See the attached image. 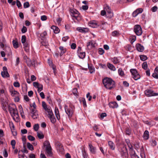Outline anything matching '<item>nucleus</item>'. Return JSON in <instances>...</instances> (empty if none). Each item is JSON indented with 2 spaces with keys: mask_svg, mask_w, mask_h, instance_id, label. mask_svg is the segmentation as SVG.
<instances>
[{
  "mask_svg": "<svg viewBox=\"0 0 158 158\" xmlns=\"http://www.w3.org/2000/svg\"><path fill=\"white\" fill-rule=\"evenodd\" d=\"M102 81L104 86L107 89H111L115 86L114 81L111 78H105L103 79Z\"/></svg>",
  "mask_w": 158,
  "mask_h": 158,
  "instance_id": "nucleus-1",
  "label": "nucleus"
},
{
  "mask_svg": "<svg viewBox=\"0 0 158 158\" xmlns=\"http://www.w3.org/2000/svg\"><path fill=\"white\" fill-rule=\"evenodd\" d=\"M64 108L65 112L68 115L69 118H71L73 114L74 107L73 106H70L68 107L67 105H65Z\"/></svg>",
  "mask_w": 158,
  "mask_h": 158,
  "instance_id": "nucleus-2",
  "label": "nucleus"
},
{
  "mask_svg": "<svg viewBox=\"0 0 158 158\" xmlns=\"http://www.w3.org/2000/svg\"><path fill=\"white\" fill-rule=\"evenodd\" d=\"M44 146L46 147V151L48 156H52V149L49 142L46 141L44 143Z\"/></svg>",
  "mask_w": 158,
  "mask_h": 158,
  "instance_id": "nucleus-3",
  "label": "nucleus"
},
{
  "mask_svg": "<svg viewBox=\"0 0 158 158\" xmlns=\"http://www.w3.org/2000/svg\"><path fill=\"white\" fill-rule=\"evenodd\" d=\"M121 154L123 158H128V153L125 145H123L120 151Z\"/></svg>",
  "mask_w": 158,
  "mask_h": 158,
  "instance_id": "nucleus-4",
  "label": "nucleus"
},
{
  "mask_svg": "<svg viewBox=\"0 0 158 158\" xmlns=\"http://www.w3.org/2000/svg\"><path fill=\"white\" fill-rule=\"evenodd\" d=\"M130 72L131 73L132 77L135 80H137L140 78V75L135 69H131L130 70Z\"/></svg>",
  "mask_w": 158,
  "mask_h": 158,
  "instance_id": "nucleus-5",
  "label": "nucleus"
},
{
  "mask_svg": "<svg viewBox=\"0 0 158 158\" xmlns=\"http://www.w3.org/2000/svg\"><path fill=\"white\" fill-rule=\"evenodd\" d=\"M9 111L10 113V114L13 117V118L15 119L14 116H15V114L17 115V117H18V112L17 109L16 107L14 108L9 106Z\"/></svg>",
  "mask_w": 158,
  "mask_h": 158,
  "instance_id": "nucleus-6",
  "label": "nucleus"
},
{
  "mask_svg": "<svg viewBox=\"0 0 158 158\" xmlns=\"http://www.w3.org/2000/svg\"><path fill=\"white\" fill-rule=\"evenodd\" d=\"M134 31L136 35L138 36L141 35L142 33L141 28L140 26L138 25L134 26Z\"/></svg>",
  "mask_w": 158,
  "mask_h": 158,
  "instance_id": "nucleus-7",
  "label": "nucleus"
},
{
  "mask_svg": "<svg viewBox=\"0 0 158 158\" xmlns=\"http://www.w3.org/2000/svg\"><path fill=\"white\" fill-rule=\"evenodd\" d=\"M3 71L1 73L2 77H10V75L8 72L6 66H4L3 67Z\"/></svg>",
  "mask_w": 158,
  "mask_h": 158,
  "instance_id": "nucleus-8",
  "label": "nucleus"
},
{
  "mask_svg": "<svg viewBox=\"0 0 158 158\" xmlns=\"http://www.w3.org/2000/svg\"><path fill=\"white\" fill-rule=\"evenodd\" d=\"M70 12L72 14V16L75 19H77L79 17V12L75 9H70Z\"/></svg>",
  "mask_w": 158,
  "mask_h": 158,
  "instance_id": "nucleus-9",
  "label": "nucleus"
},
{
  "mask_svg": "<svg viewBox=\"0 0 158 158\" xmlns=\"http://www.w3.org/2000/svg\"><path fill=\"white\" fill-rule=\"evenodd\" d=\"M48 117L50 119L51 122L52 123H54L56 122V119L55 118L52 111L49 112L47 114Z\"/></svg>",
  "mask_w": 158,
  "mask_h": 158,
  "instance_id": "nucleus-10",
  "label": "nucleus"
},
{
  "mask_svg": "<svg viewBox=\"0 0 158 158\" xmlns=\"http://www.w3.org/2000/svg\"><path fill=\"white\" fill-rule=\"evenodd\" d=\"M31 117L34 119H36L39 116L38 112L36 109H32L31 111Z\"/></svg>",
  "mask_w": 158,
  "mask_h": 158,
  "instance_id": "nucleus-11",
  "label": "nucleus"
},
{
  "mask_svg": "<svg viewBox=\"0 0 158 158\" xmlns=\"http://www.w3.org/2000/svg\"><path fill=\"white\" fill-rule=\"evenodd\" d=\"M89 25L92 27H97L99 26H101V24L95 21H91L89 23Z\"/></svg>",
  "mask_w": 158,
  "mask_h": 158,
  "instance_id": "nucleus-12",
  "label": "nucleus"
},
{
  "mask_svg": "<svg viewBox=\"0 0 158 158\" xmlns=\"http://www.w3.org/2000/svg\"><path fill=\"white\" fill-rule=\"evenodd\" d=\"M106 9L107 13L106 14L107 17L109 18H111L113 16V14L111 10L108 6H107L106 7Z\"/></svg>",
  "mask_w": 158,
  "mask_h": 158,
  "instance_id": "nucleus-13",
  "label": "nucleus"
},
{
  "mask_svg": "<svg viewBox=\"0 0 158 158\" xmlns=\"http://www.w3.org/2000/svg\"><path fill=\"white\" fill-rule=\"evenodd\" d=\"M42 105L44 109L48 113L52 111V110L50 109L49 107L48 108L47 105L45 102L44 101L42 102Z\"/></svg>",
  "mask_w": 158,
  "mask_h": 158,
  "instance_id": "nucleus-14",
  "label": "nucleus"
},
{
  "mask_svg": "<svg viewBox=\"0 0 158 158\" xmlns=\"http://www.w3.org/2000/svg\"><path fill=\"white\" fill-rule=\"evenodd\" d=\"M143 9L142 8H139L137 9L133 13L132 15L133 16L135 17L138 14L141 13Z\"/></svg>",
  "mask_w": 158,
  "mask_h": 158,
  "instance_id": "nucleus-15",
  "label": "nucleus"
},
{
  "mask_svg": "<svg viewBox=\"0 0 158 158\" xmlns=\"http://www.w3.org/2000/svg\"><path fill=\"white\" fill-rule=\"evenodd\" d=\"M128 147L129 148L130 155L131 156L135 152L133 149L132 146L131 144L129 143V144H128Z\"/></svg>",
  "mask_w": 158,
  "mask_h": 158,
  "instance_id": "nucleus-16",
  "label": "nucleus"
},
{
  "mask_svg": "<svg viewBox=\"0 0 158 158\" xmlns=\"http://www.w3.org/2000/svg\"><path fill=\"white\" fill-rule=\"evenodd\" d=\"M136 48L139 52H142L144 50L143 47L139 44H137L136 45Z\"/></svg>",
  "mask_w": 158,
  "mask_h": 158,
  "instance_id": "nucleus-17",
  "label": "nucleus"
},
{
  "mask_svg": "<svg viewBox=\"0 0 158 158\" xmlns=\"http://www.w3.org/2000/svg\"><path fill=\"white\" fill-rule=\"evenodd\" d=\"M77 30L80 32L82 33H85L88 32V29L87 28L78 27L77 28Z\"/></svg>",
  "mask_w": 158,
  "mask_h": 158,
  "instance_id": "nucleus-18",
  "label": "nucleus"
},
{
  "mask_svg": "<svg viewBox=\"0 0 158 158\" xmlns=\"http://www.w3.org/2000/svg\"><path fill=\"white\" fill-rule=\"evenodd\" d=\"M87 48L89 49H90L95 47L94 43L93 41H91L87 43Z\"/></svg>",
  "mask_w": 158,
  "mask_h": 158,
  "instance_id": "nucleus-19",
  "label": "nucleus"
},
{
  "mask_svg": "<svg viewBox=\"0 0 158 158\" xmlns=\"http://www.w3.org/2000/svg\"><path fill=\"white\" fill-rule=\"evenodd\" d=\"M55 115L56 116V117L58 119V120H59L60 119V114H59V110L57 107H56L55 108Z\"/></svg>",
  "mask_w": 158,
  "mask_h": 158,
  "instance_id": "nucleus-20",
  "label": "nucleus"
},
{
  "mask_svg": "<svg viewBox=\"0 0 158 158\" xmlns=\"http://www.w3.org/2000/svg\"><path fill=\"white\" fill-rule=\"evenodd\" d=\"M109 106L112 108H115L117 107V104L116 102H110L109 104Z\"/></svg>",
  "mask_w": 158,
  "mask_h": 158,
  "instance_id": "nucleus-21",
  "label": "nucleus"
},
{
  "mask_svg": "<svg viewBox=\"0 0 158 158\" xmlns=\"http://www.w3.org/2000/svg\"><path fill=\"white\" fill-rule=\"evenodd\" d=\"M158 95V93H154L153 91L149 89V97Z\"/></svg>",
  "mask_w": 158,
  "mask_h": 158,
  "instance_id": "nucleus-22",
  "label": "nucleus"
},
{
  "mask_svg": "<svg viewBox=\"0 0 158 158\" xmlns=\"http://www.w3.org/2000/svg\"><path fill=\"white\" fill-rule=\"evenodd\" d=\"M51 28L54 31V32L56 33H58L60 31L59 28L55 26H52L51 27Z\"/></svg>",
  "mask_w": 158,
  "mask_h": 158,
  "instance_id": "nucleus-23",
  "label": "nucleus"
},
{
  "mask_svg": "<svg viewBox=\"0 0 158 158\" xmlns=\"http://www.w3.org/2000/svg\"><path fill=\"white\" fill-rule=\"evenodd\" d=\"M59 48L60 51V56H61L65 52H66V49L62 46L60 47Z\"/></svg>",
  "mask_w": 158,
  "mask_h": 158,
  "instance_id": "nucleus-24",
  "label": "nucleus"
},
{
  "mask_svg": "<svg viewBox=\"0 0 158 158\" xmlns=\"http://www.w3.org/2000/svg\"><path fill=\"white\" fill-rule=\"evenodd\" d=\"M108 145L110 148L111 149L114 150L115 148V146L114 143L111 141H109L108 142Z\"/></svg>",
  "mask_w": 158,
  "mask_h": 158,
  "instance_id": "nucleus-25",
  "label": "nucleus"
},
{
  "mask_svg": "<svg viewBox=\"0 0 158 158\" xmlns=\"http://www.w3.org/2000/svg\"><path fill=\"white\" fill-rule=\"evenodd\" d=\"M107 65L108 67L111 70L114 71L115 70V68L112 64H110V63H108Z\"/></svg>",
  "mask_w": 158,
  "mask_h": 158,
  "instance_id": "nucleus-26",
  "label": "nucleus"
},
{
  "mask_svg": "<svg viewBox=\"0 0 158 158\" xmlns=\"http://www.w3.org/2000/svg\"><path fill=\"white\" fill-rule=\"evenodd\" d=\"M89 147L91 152L93 154L95 153V148L91 144H89Z\"/></svg>",
  "mask_w": 158,
  "mask_h": 158,
  "instance_id": "nucleus-27",
  "label": "nucleus"
},
{
  "mask_svg": "<svg viewBox=\"0 0 158 158\" xmlns=\"http://www.w3.org/2000/svg\"><path fill=\"white\" fill-rule=\"evenodd\" d=\"M143 136L145 140H147L148 139V131L147 130H146L144 131Z\"/></svg>",
  "mask_w": 158,
  "mask_h": 158,
  "instance_id": "nucleus-28",
  "label": "nucleus"
},
{
  "mask_svg": "<svg viewBox=\"0 0 158 158\" xmlns=\"http://www.w3.org/2000/svg\"><path fill=\"white\" fill-rule=\"evenodd\" d=\"M78 54L79 57L80 58H81V59H83L84 58H85V52H81L79 53H78Z\"/></svg>",
  "mask_w": 158,
  "mask_h": 158,
  "instance_id": "nucleus-29",
  "label": "nucleus"
},
{
  "mask_svg": "<svg viewBox=\"0 0 158 158\" xmlns=\"http://www.w3.org/2000/svg\"><path fill=\"white\" fill-rule=\"evenodd\" d=\"M150 142L151 145L152 146H154L157 144L156 142V141L154 139H150Z\"/></svg>",
  "mask_w": 158,
  "mask_h": 158,
  "instance_id": "nucleus-30",
  "label": "nucleus"
},
{
  "mask_svg": "<svg viewBox=\"0 0 158 158\" xmlns=\"http://www.w3.org/2000/svg\"><path fill=\"white\" fill-rule=\"evenodd\" d=\"M10 92L11 94V95L12 96H14L15 95H16L17 96L19 94V93L17 91L15 90H10Z\"/></svg>",
  "mask_w": 158,
  "mask_h": 158,
  "instance_id": "nucleus-31",
  "label": "nucleus"
},
{
  "mask_svg": "<svg viewBox=\"0 0 158 158\" xmlns=\"http://www.w3.org/2000/svg\"><path fill=\"white\" fill-rule=\"evenodd\" d=\"M139 57L140 60L143 61H144L148 59L147 56L144 55H140Z\"/></svg>",
  "mask_w": 158,
  "mask_h": 158,
  "instance_id": "nucleus-32",
  "label": "nucleus"
},
{
  "mask_svg": "<svg viewBox=\"0 0 158 158\" xmlns=\"http://www.w3.org/2000/svg\"><path fill=\"white\" fill-rule=\"evenodd\" d=\"M80 102H82L83 105V106L84 107H86L87 106L86 104L85 99L84 98H82L80 100Z\"/></svg>",
  "mask_w": 158,
  "mask_h": 158,
  "instance_id": "nucleus-33",
  "label": "nucleus"
},
{
  "mask_svg": "<svg viewBox=\"0 0 158 158\" xmlns=\"http://www.w3.org/2000/svg\"><path fill=\"white\" fill-rule=\"evenodd\" d=\"M37 135L38 137L40 139H43L44 137V135L42 133V132H38Z\"/></svg>",
  "mask_w": 158,
  "mask_h": 158,
  "instance_id": "nucleus-34",
  "label": "nucleus"
},
{
  "mask_svg": "<svg viewBox=\"0 0 158 158\" xmlns=\"http://www.w3.org/2000/svg\"><path fill=\"white\" fill-rule=\"evenodd\" d=\"M27 148L30 150H34V148L32 145L29 143H27Z\"/></svg>",
  "mask_w": 158,
  "mask_h": 158,
  "instance_id": "nucleus-35",
  "label": "nucleus"
},
{
  "mask_svg": "<svg viewBox=\"0 0 158 158\" xmlns=\"http://www.w3.org/2000/svg\"><path fill=\"white\" fill-rule=\"evenodd\" d=\"M142 68L144 70H146L148 67V64L147 62H144L142 64Z\"/></svg>",
  "mask_w": 158,
  "mask_h": 158,
  "instance_id": "nucleus-36",
  "label": "nucleus"
},
{
  "mask_svg": "<svg viewBox=\"0 0 158 158\" xmlns=\"http://www.w3.org/2000/svg\"><path fill=\"white\" fill-rule=\"evenodd\" d=\"M41 43L42 45L43 46H45V47L46 48H47L48 47V42L46 40H45V41L43 40V41H42L41 42Z\"/></svg>",
  "mask_w": 158,
  "mask_h": 158,
  "instance_id": "nucleus-37",
  "label": "nucleus"
},
{
  "mask_svg": "<svg viewBox=\"0 0 158 158\" xmlns=\"http://www.w3.org/2000/svg\"><path fill=\"white\" fill-rule=\"evenodd\" d=\"M130 40H131V43L132 44L136 40V36L135 35H132L130 38Z\"/></svg>",
  "mask_w": 158,
  "mask_h": 158,
  "instance_id": "nucleus-38",
  "label": "nucleus"
},
{
  "mask_svg": "<svg viewBox=\"0 0 158 158\" xmlns=\"http://www.w3.org/2000/svg\"><path fill=\"white\" fill-rule=\"evenodd\" d=\"M26 62L28 66H31V60L29 58H27V59L26 60Z\"/></svg>",
  "mask_w": 158,
  "mask_h": 158,
  "instance_id": "nucleus-39",
  "label": "nucleus"
},
{
  "mask_svg": "<svg viewBox=\"0 0 158 158\" xmlns=\"http://www.w3.org/2000/svg\"><path fill=\"white\" fill-rule=\"evenodd\" d=\"M119 75L121 76H123L124 75L123 71V70L122 68H119L118 71Z\"/></svg>",
  "mask_w": 158,
  "mask_h": 158,
  "instance_id": "nucleus-40",
  "label": "nucleus"
},
{
  "mask_svg": "<svg viewBox=\"0 0 158 158\" xmlns=\"http://www.w3.org/2000/svg\"><path fill=\"white\" fill-rule=\"evenodd\" d=\"M13 47L15 48H16L18 47V44L17 41L13 40L12 41Z\"/></svg>",
  "mask_w": 158,
  "mask_h": 158,
  "instance_id": "nucleus-41",
  "label": "nucleus"
},
{
  "mask_svg": "<svg viewBox=\"0 0 158 158\" xmlns=\"http://www.w3.org/2000/svg\"><path fill=\"white\" fill-rule=\"evenodd\" d=\"M9 126L10 128L11 129V131H12V130H14L15 129V126L13 123L12 122H9Z\"/></svg>",
  "mask_w": 158,
  "mask_h": 158,
  "instance_id": "nucleus-42",
  "label": "nucleus"
},
{
  "mask_svg": "<svg viewBox=\"0 0 158 158\" xmlns=\"http://www.w3.org/2000/svg\"><path fill=\"white\" fill-rule=\"evenodd\" d=\"M88 66L89 70L90 73H92L94 71V68L92 66H89L88 64Z\"/></svg>",
  "mask_w": 158,
  "mask_h": 158,
  "instance_id": "nucleus-43",
  "label": "nucleus"
},
{
  "mask_svg": "<svg viewBox=\"0 0 158 158\" xmlns=\"http://www.w3.org/2000/svg\"><path fill=\"white\" fill-rule=\"evenodd\" d=\"M99 23L101 25V26H99V27H100L101 28H102L103 29H104V25L107 24V23L106 22H101L100 23Z\"/></svg>",
  "mask_w": 158,
  "mask_h": 158,
  "instance_id": "nucleus-44",
  "label": "nucleus"
},
{
  "mask_svg": "<svg viewBox=\"0 0 158 158\" xmlns=\"http://www.w3.org/2000/svg\"><path fill=\"white\" fill-rule=\"evenodd\" d=\"M37 88H38V91L39 92H40L43 89V85L42 84H40L39 85V86H38V87Z\"/></svg>",
  "mask_w": 158,
  "mask_h": 158,
  "instance_id": "nucleus-45",
  "label": "nucleus"
},
{
  "mask_svg": "<svg viewBox=\"0 0 158 158\" xmlns=\"http://www.w3.org/2000/svg\"><path fill=\"white\" fill-rule=\"evenodd\" d=\"M73 94L76 96H78V91L76 88L73 89Z\"/></svg>",
  "mask_w": 158,
  "mask_h": 158,
  "instance_id": "nucleus-46",
  "label": "nucleus"
},
{
  "mask_svg": "<svg viewBox=\"0 0 158 158\" xmlns=\"http://www.w3.org/2000/svg\"><path fill=\"white\" fill-rule=\"evenodd\" d=\"M47 35V32L46 31H44L40 34V36L42 38H43L45 37V36L46 35Z\"/></svg>",
  "mask_w": 158,
  "mask_h": 158,
  "instance_id": "nucleus-47",
  "label": "nucleus"
},
{
  "mask_svg": "<svg viewBox=\"0 0 158 158\" xmlns=\"http://www.w3.org/2000/svg\"><path fill=\"white\" fill-rule=\"evenodd\" d=\"M27 138L30 141H34L35 140V138L33 136L31 135H29L28 136Z\"/></svg>",
  "mask_w": 158,
  "mask_h": 158,
  "instance_id": "nucleus-48",
  "label": "nucleus"
},
{
  "mask_svg": "<svg viewBox=\"0 0 158 158\" xmlns=\"http://www.w3.org/2000/svg\"><path fill=\"white\" fill-rule=\"evenodd\" d=\"M39 127V124H35L34 126V129L35 131H37L38 130Z\"/></svg>",
  "mask_w": 158,
  "mask_h": 158,
  "instance_id": "nucleus-49",
  "label": "nucleus"
},
{
  "mask_svg": "<svg viewBox=\"0 0 158 158\" xmlns=\"http://www.w3.org/2000/svg\"><path fill=\"white\" fill-rule=\"evenodd\" d=\"M26 40V36L25 35H23L22 37L21 42L23 44L25 43Z\"/></svg>",
  "mask_w": 158,
  "mask_h": 158,
  "instance_id": "nucleus-50",
  "label": "nucleus"
},
{
  "mask_svg": "<svg viewBox=\"0 0 158 158\" xmlns=\"http://www.w3.org/2000/svg\"><path fill=\"white\" fill-rule=\"evenodd\" d=\"M112 61L114 64H117L119 62L118 60L117 59V58L114 57Z\"/></svg>",
  "mask_w": 158,
  "mask_h": 158,
  "instance_id": "nucleus-51",
  "label": "nucleus"
},
{
  "mask_svg": "<svg viewBox=\"0 0 158 158\" xmlns=\"http://www.w3.org/2000/svg\"><path fill=\"white\" fill-rule=\"evenodd\" d=\"M157 7L156 6H155L151 8V10L153 12H155L157 10Z\"/></svg>",
  "mask_w": 158,
  "mask_h": 158,
  "instance_id": "nucleus-52",
  "label": "nucleus"
},
{
  "mask_svg": "<svg viewBox=\"0 0 158 158\" xmlns=\"http://www.w3.org/2000/svg\"><path fill=\"white\" fill-rule=\"evenodd\" d=\"M24 8H28L29 6V3L28 2H25L23 4Z\"/></svg>",
  "mask_w": 158,
  "mask_h": 158,
  "instance_id": "nucleus-53",
  "label": "nucleus"
},
{
  "mask_svg": "<svg viewBox=\"0 0 158 158\" xmlns=\"http://www.w3.org/2000/svg\"><path fill=\"white\" fill-rule=\"evenodd\" d=\"M31 66H33L34 67L35 66V65L37 64V62L34 59H33L31 60Z\"/></svg>",
  "mask_w": 158,
  "mask_h": 158,
  "instance_id": "nucleus-54",
  "label": "nucleus"
},
{
  "mask_svg": "<svg viewBox=\"0 0 158 158\" xmlns=\"http://www.w3.org/2000/svg\"><path fill=\"white\" fill-rule=\"evenodd\" d=\"M104 52V51L102 48H100L99 49L98 53L100 55H102Z\"/></svg>",
  "mask_w": 158,
  "mask_h": 158,
  "instance_id": "nucleus-55",
  "label": "nucleus"
},
{
  "mask_svg": "<svg viewBox=\"0 0 158 158\" xmlns=\"http://www.w3.org/2000/svg\"><path fill=\"white\" fill-rule=\"evenodd\" d=\"M13 85L15 87H19L20 86V84L18 82H14Z\"/></svg>",
  "mask_w": 158,
  "mask_h": 158,
  "instance_id": "nucleus-56",
  "label": "nucleus"
},
{
  "mask_svg": "<svg viewBox=\"0 0 158 158\" xmlns=\"http://www.w3.org/2000/svg\"><path fill=\"white\" fill-rule=\"evenodd\" d=\"M27 31V28L25 26H23L21 30L22 32L23 33H25Z\"/></svg>",
  "mask_w": 158,
  "mask_h": 158,
  "instance_id": "nucleus-57",
  "label": "nucleus"
},
{
  "mask_svg": "<svg viewBox=\"0 0 158 158\" xmlns=\"http://www.w3.org/2000/svg\"><path fill=\"white\" fill-rule=\"evenodd\" d=\"M16 5L18 8H19L21 6V4L20 1L18 0L16 1Z\"/></svg>",
  "mask_w": 158,
  "mask_h": 158,
  "instance_id": "nucleus-58",
  "label": "nucleus"
},
{
  "mask_svg": "<svg viewBox=\"0 0 158 158\" xmlns=\"http://www.w3.org/2000/svg\"><path fill=\"white\" fill-rule=\"evenodd\" d=\"M118 34V31H114L112 32V35L113 36H117Z\"/></svg>",
  "mask_w": 158,
  "mask_h": 158,
  "instance_id": "nucleus-59",
  "label": "nucleus"
},
{
  "mask_svg": "<svg viewBox=\"0 0 158 158\" xmlns=\"http://www.w3.org/2000/svg\"><path fill=\"white\" fill-rule=\"evenodd\" d=\"M130 129L129 128H127L126 130V134L128 135H129L131 134Z\"/></svg>",
  "mask_w": 158,
  "mask_h": 158,
  "instance_id": "nucleus-60",
  "label": "nucleus"
},
{
  "mask_svg": "<svg viewBox=\"0 0 158 158\" xmlns=\"http://www.w3.org/2000/svg\"><path fill=\"white\" fill-rule=\"evenodd\" d=\"M152 76L155 78L158 79V74L156 73H154L152 74Z\"/></svg>",
  "mask_w": 158,
  "mask_h": 158,
  "instance_id": "nucleus-61",
  "label": "nucleus"
},
{
  "mask_svg": "<svg viewBox=\"0 0 158 158\" xmlns=\"http://www.w3.org/2000/svg\"><path fill=\"white\" fill-rule=\"evenodd\" d=\"M71 47L72 49H75L76 47V44L75 43H72L71 45Z\"/></svg>",
  "mask_w": 158,
  "mask_h": 158,
  "instance_id": "nucleus-62",
  "label": "nucleus"
},
{
  "mask_svg": "<svg viewBox=\"0 0 158 158\" xmlns=\"http://www.w3.org/2000/svg\"><path fill=\"white\" fill-rule=\"evenodd\" d=\"M47 19V17L46 15H43L41 16V19L42 21L46 20Z\"/></svg>",
  "mask_w": 158,
  "mask_h": 158,
  "instance_id": "nucleus-63",
  "label": "nucleus"
},
{
  "mask_svg": "<svg viewBox=\"0 0 158 158\" xmlns=\"http://www.w3.org/2000/svg\"><path fill=\"white\" fill-rule=\"evenodd\" d=\"M131 156V158H139V156L136 154L135 153Z\"/></svg>",
  "mask_w": 158,
  "mask_h": 158,
  "instance_id": "nucleus-64",
  "label": "nucleus"
}]
</instances>
